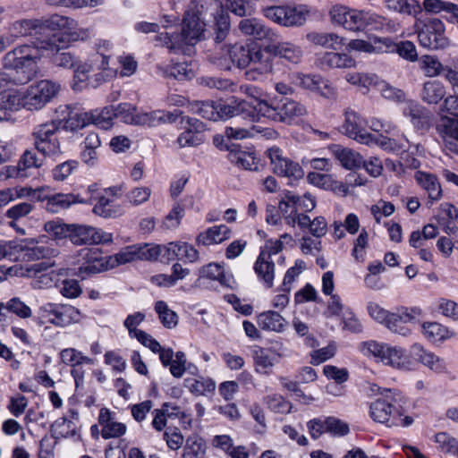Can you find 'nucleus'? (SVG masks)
Wrapping results in <instances>:
<instances>
[{"instance_id": "38", "label": "nucleus", "mask_w": 458, "mask_h": 458, "mask_svg": "<svg viewBox=\"0 0 458 458\" xmlns=\"http://www.w3.org/2000/svg\"><path fill=\"white\" fill-rule=\"evenodd\" d=\"M286 226L295 227L298 225L301 229H327V224L324 216H317L314 219L306 214L288 215L284 217Z\"/></svg>"}, {"instance_id": "51", "label": "nucleus", "mask_w": 458, "mask_h": 458, "mask_svg": "<svg viewBox=\"0 0 458 458\" xmlns=\"http://www.w3.org/2000/svg\"><path fill=\"white\" fill-rule=\"evenodd\" d=\"M74 21L59 14H54L46 20H40V36L44 37L45 30H56L64 28H72Z\"/></svg>"}, {"instance_id": "29", "label": "nucleus", "mask_w": 458, "mask_h": 458, "mask_svg": "<svg viewBox=\"0 0 458 458\" xmlns=\"http://www.w3.org/2000/svg\"><path fill=\"white\" fill-rule=\"evenodd\" d=\"M283 355L284 354L277 352L274 348L266 349L258 347L253 352L256 371L260 374H268Z\"/></svg>"}, {"instance_id": "30", "label": "nucleus", "mask_w": 458, "mask_h": 458, "mask_svg": "<svg viewBox=\"0 0 458 458\" xmlns=\"http://www.w3.org/2000/svg\"><path fill=\"white\" fill-rule=\"evenodd\" d=\"M438 131L446 150L458 156V119L445 118L438 125Z\"/></svg>"}, {"instance_id": "26", "label": "nucleus", "mask_w": 458, "mask_h": 458, "mask_svg": "<svg viewBox=\"0 0 458 458\" xmlns=\"http://www.w3.org/2000/svg\"><path fill=\"white\" fill-rule=\"evenodd\" d=\"M98 423L102 427L101 436L105 439L116 438L125 434L126 426L115 420L114 414L107 408H101Z\"/></svg>"}, {"instance_id": "5", "label": "nucleus", "mask_w": 458, "mask_h": 458, "mask_svg": "<svg viewBox=\"0 0 458 458\" xmlns=\"http://www.w3.org/2000/svg\"><path fill=\"white\" fill-rule=\"evenodd\" d=\"M403 403V397L398 393L393 395L386 394L370 404V416L374 421L386 424L388 427H409L412 424L413 419L410 416L402 418L404 413Z\"/></svg>"}, {"instance_id": "31", "label": "nucleus", "mask_w": 458, "mask_h": 458, "mask_svg": "<svg viewBox=\"0 0 458 458\" xmlns=\"http://www.w3.org/2000/svg\"><path fill=\"white\" fill-rule=\"evenodd\" d=\"M329 150L345 169L359 168L363 163L362 156L352 148L334 144L329 147Z\"/></svg>"}, {"instance_id": "39", "label": "nucleus", "mask_w": 458, "mask_h": 458, "mask_svg": "<svg viewBox=\"0 0 458 458\" xmlns=\"http://www.w3.org/2000/svg\"><path fill=\"white\" fill-rule=\"evenodd\" d=\"M151 250H154V249L148 248V245L143 246V248L131 245L119 251L114 258L118 264H125L141 259H153L154 254Z\"/></svg>"}, {"instance_id": "23", "label": "nucleus", "mask_w": 458, "mask_h": 458, "mask_svg": "<svg viewBox=\"0 0 458 458\" xmlns=\"http://www.w3.org/2000/svg\"><path fill=\"white\" fill-rule=\"evenodd\" d=\"M31 194H38L37 198L45 201V208L51 213H58L70 208L76 203H86V199L73 193H55L52 195L40 197V193L33 191Z\"/></svg>"}, {"instance_id": "36", "label": "nucleus", "mask_w": 458, "mask_h": 458, "mask_svg": "<svg viewBox=\"0 0 458 458\" xmlns=\"http://www.w3.org/2000/svg\"><path fill=\"white\" fill-rule=\"evenodd\" d=\"M108 60L109 56L104 53H100L98 47V52L90 57V64H84L77 67L74 71V77L81 81L88 80L89 78V73L94 71V69L99 71L106 70L108 68Z\"/></svg>"}, {"instance_id": "49", "label": "nucleus", "mask_w": 458, "mask_h": 458, "mask_svg": "<svg viewBox=\"0 0 458 458\" xmlns=\"http://www.w3.org/2000/svg\"><path fill=\"white\" fill-rule=\"evenodd\" d=\"M184 386L195 395H204L215 390V382L210 378L200 377L199 379L188 377L184 379Z\"/></svg>"}, {"instance_id": "20", "label": "nucleus", "mask_w": 458, "mask_h": 458, "mask_svg": "<svg viewBox=\"0 0 458 458\" xmlns=\"http://www.w3.org/2000/svg\"><path fill=\"white\" fill-rule=\"evenodd\" d=\"M293 83L305 89L317 92L326 98H333L335 95L334 88L318 74H303L297 72L293 74Z\"/></svg>"}, {"instance_id": "41", "label": "nucleus", "mask_w": 458, "mask_h": 458, "mask_svg": "<svg viewBox=\"0 0 458 458\" xmlns=\"http://www.w3.org/2000/svg\"><path fill=\"white\" fill-rule=\"evenodd\" d=\"M86 119L88 124H94L98 128L108 130L113 126L114 106L86 112Z\"/></svg>"}, {"instance_id": "63", "label": "nucleus", "mask_w": 458, "mask_h": 458, "mask_svg": "<svg viewBox=\"0 0 458 458\" xmlns=\"http://www.w3.org/2000/svg\"><path fill=\"white\" fill-rule=\"evenodd\" d=\"M268 408L277 413H289L291 411V403L284 400L280 394H272L265 398Z\"/></svg>"}, {"instance_id": "55", "label": "nucleus", "mask_w": 458, "mask_h": 458, "mask_svg": "<svg viewBox=\"0 0 458 458\" xmlns=\"http://www.w3.org/2000/svg\"><path fill=\"white\" fill-rule=\"evenodd\" d=\"M137 108L131 103H121L114 106V119H120L123 123L135 124L138 117Z\"/></svg>"}, {"instance_id": "58", "label": "nucleus", "mask_w": 458, "mask_h": 458, "mask_svg": "<svg viewBox=\"0 0 458 458\" xmlns=\"http://www.w3.org/2000/svg\"><path fill=\"white\" fill-rule=\"evenodd\" d=\"M228 232L229 231H203L198 235L196 241L198 245L203 246L218 244L228 238Z\"/></svg>"}, {"instance_id": "8", "label": "nucleus", "mask_w": 458, "mask_h": 458, "mask_svg": "<svg viewBox=\"0 0 458 458\" xmlns=\"http://www.w3.org/2000/svg\"><path fill=\"white\" fill-rule=\"evenodd\" d=\"M87 191L90 194L86 203H92L97 200L94 205L93 213L104 218H115L123 215V208L116 203L117 199L121 196V188L117 186L105 188L100 190L97 183L90 184Z\"/></svg>"}, {"instance_id": "53", "label": "nucleus", "mask_w": 458, "mask_h": 458, "mask_svg": "<svg viewBox=\"0 0 458 458\" xmlns=\"http://www.w3.org/2000/svg\"><path fill=\"white\" fill-rule=\"evenodd\" d=\"M44 158H39L34 150H26L18 163L17 176L26 177L28 168H39L43 165Z\"/></svg>"}, {"instance_id": "22", "label": "nucleus", "mask_w": 458, "mask_h": 458, "mask_svg": "<svg viewBox=\"0 0 458 458\" xmlns=\"http://www.w3.org/2000/svg\"><path fill=\"white\" fill-rule=\"evenodd\" d=\"M265 47L257 50L250 67L245 71L244 77L250 81H263L273 70V61L266 55Z\"/></svg>"}, {"instance_id": "18", "label": "nucleus", "mask_w": 458, "mask_h": 458, "mask_svg": "<svg viewBox=\"0 0 458 458\" xmlns=\"http://www.w3.org/2000/svg\"><path fill=\"white\" fill-rule=\"evenodd\" d=\"M242 34L251 36L257 40L275 41L280 38L279 34L273 29L267 27L262 21L257 18L242 19L238 24Z\"/></svg>"}, {"instance_id": "11", "label": "nucleus", "mask_w": 458, "mask_h": 458, "mask_svg": "<svg viewBox=\"0 0 458 458\" xmlns=\"http://www.w3.org/2000/svg\"><path fill=\"white\" fill-rule=\"evenodd\" d=\"M418 39L421 47L432 50L443 49L449 45L445 34V24L438 18L419 21L416 23Z\"/></svg>"}, {"instance_id": "12", "label": "nucleus", "mask_w": 458, "mask_h": 458, "mask_svg": "<svg viewBox=\"0 0 458 458\" xmlns=\"http://www.w3.org/2000/svg\"><path fill=\"white\" fill-rule=\"evenodd\" d=\"M422 313L423 311L420 307L398 306L393 311H390L385 327L392 333L408 336L411 330L406 324L420 322Z\"/></svg>"}, {"instance_id": "57", "label": "nucleus", "mask_w": 458, "mask_h": 458, "mask_svg": "<svg viewBox=\"0 0 458 458\" xmlns=\"http://www.w3.org/2000/svg\"><path fill=\"white\" fill-rule=\"evenodd\" d=\"M165 75L182 81L191 79L193 76V72L186 62H178L168 65L165 70Z\"/></svg>"}, {"instance_id": "50", "label": "nucleus", "mask_w": 458, "mask_h": 458, "mask_svg": "<svg viewBox=\"0 0 458 458\" xmlns=\"http://www.w3.org/2000/svg\"><path fill=\"white\" fill-rule=\"evenodd\" d=\"M205 441L198 435L187 437L182 453V458H203Z\"/></svg>"}, {"instance_id": "47", "label": "nucleus", "mask_w": 458, "mask_h": 458, "mask_svg": "<svg viewBox=\"0 0 458 458\" xmlns=\"http://www.w3.org/2000/svg\"><path fill=\"white\" fill-rule=\"evenodd\" d=\"M445 95L444 85L437 81H427L424 83L421 98L428 104H437Z\"/></svg>"}, {"instance_id": "33", "label": "nucleus", "mask_w": 458, "mask_h": 458, "mask_svg": "<svg viewBox=\"0 0 458 458\" xmlns=\"http://www.w3.org/2000/svg\"><path fill=\"white\" fill-rule=\"evenodd\" d=\"M254 271L267 288L273 286L275 263L269 259V254L265 250H261L259 253L254 264Z\"/></svg>"}, {"instance_id": "14", "label": "nucleus", "mask_w": 458, "mask_h": 458, "mask_svg": "<svg viewBox=\"0 0 458 458\" xmlns=\"http://www.w3.org/2000/svg\"><path fill=\"white\" fill-rule=\"evenodd\" d=\"M272 170L275 174L293 180L301 179L304 175L301 166L283 156V151L277 147L267 150Z\"/></svg>"}, {"instance_id": "2", "label": "nucleus", "mask_w": 458, "mask_h": 458, "mask_svg": "<svg viewBox=\"0 0 458 458\" xmlns=\"http://www.w3.org/2000/svg\"><path fill=\"white\" fill-rule=\"evenodd\" d=\"M55 239L42 235L38 239H30L24 245H20L21 251L28 259H46L55 256L54 248L56 239L65 238L74 245L105 244L112 242V234L106 231H54Z\"/></svg>"}, {"instance_id": "9", "label": "nucleus", "mask_w": 458, "mask_h": 458, "mask_svg": "<svg viewBox=\"0 0 458 458\" xmlns=\"http://www.w3.org/2000/svg\"><path fill=\"white\" fill-rule=\"evenodd\" d=\"M58 124L52 120L36 125L33 128L31 137L35 149L42 154L44 157H50L53 160L59 158L63 153L60 141L56 137Z\"/></svg>"}, {"instance_id": "42", "label": "nucleus", "mask_w": 458, "mask_h": 458, "mask_svg": "<svg viewBox=\"0 0 458 458\" xmlns=\"http://www.w3.org/2000/svg\"><path fill=\"white\" fill-rule=\"evenodd\" d=\"M11 33L14 37H26L34 36L36 40L38 38H43L40 36V20L30 19V20H20L13 22L10 28ZM46 36H44L45 38Z\"/></svg>"}, {"instance_id": "61", "label": "nucleus", "mask_w": 458, "mask_h": 458, "mask_svg": "<svg viewBox=\"0 0 458 458\" xmlns=\"http://www.w3.org/2000/svg\"><path fill=\"white\" fill-rule=\"evenodd\" d=\"M60 357L62 361L69 366L75 367L82 363H90V358L83 356L81 352L73 348H67L61 352Z\"/></svg>"}, {"instance_id": "64", "label": "nucleus", "mask_w": 458, "mask_h": 458, "mask_svg": "<svg viewBox=\"0 0 458 458\" xmlns=\"http://www.w3.org/2000/svg\"><path fill=\"white\" fill-rule=\"evenodd\" d=\"M73 426L74 424L72 420L63 417L55 420L51 427L52 430L58 435L56 437H70L76 435Z\"/></svg>"}, {"instance_id": "19", "label": "nucleus", "mask_w": 458, "mask_h": 458, "mask_svg": "<svg viewBox=\"0 0 458 458\" xmlns=\"http://www.w3.org/2000/svg\"><path fill=\"white\" fill-rule=\"evenodd\" d=\"M43 313L47 312L53 318L50 323L58 327H66L72 323H77L81 319V312L78 309L68 304H47L41 308Z\"/></svg>"}, {"instance_id": "24", "label": "nucleus", "mask_w": 458, "mask_h": 458, "mask_svg": "<svg viewBox=\"0 0 458 458\" xmlns=\"http://www.w3.org/2000/svg\"><path fill=\"white\" fill-rule=\"evenodd\" d=\"M403 114L410 120L416 131H428L431 125V112L417 102H407L403 109Z\"/></svg>"}, {"instance_id": "40", "label": "nucleus", "mask_w": 458, "mask_h": 458, "mask_svg": "<svg viewBox=\"0 0 458 458\" xmlns=\"http://www.w3.org/2000/svg\"><path fill=\"white\" fill-rule=\"evenodd\" d=\"M307 39L318 46L333 50H340L344 45V38L336 33L327 32H310L307 34Z\"/></svg>"}, {"instance_id": "15", "label": "nucleus", "mask_w": 458, "mask_h": 458, "mask_svg": "<svg viewBox=\"0 0 458 458\" xmlns=\"http://www.w3.org/2000/svg\"><path fill=\"white\" fill-rule=\"evenodd\" d=\"M364 350L368 353L380 359L386 364L394 368L402 369L404 367L405 355L402 348L392 347L376 341H369L363 344Z\"/></svg>"}, {"instance_id": "37", "label": "nucleus", "mask_w": 458, "mask_h": 458, "mask_svg": "<svg viewBox=\"0 0 458 458\" xmlns=\"http://www.w3.org/2000/svg\"><path fill=\"white\" fill-rule=\"evenodd\" d=\"M310 11L306 5L283 4L282 17L284 27L301 26L307 20Z\"/></svg>"}, {"instance_id": "6", "label": "nucleus", "mask_w": 458, "mask_h": 458, "mask_svg": "<svg viewBox=\"0 0 458 458\" xmlns=\"http://www.w3.org/2000/svg\"><path fill=\"white\" fill-rule=\"evenodd\" d=\"M72 39V36L64 32L47 34L45 38L37 39V47L40 49L42 55L45 51L52 55V62L55 65L72 69L79 63V57L76 55L66 51Z\"/></svg>"}, {"instance_id": "48", "label": "nucleus", "mask_w": 458, "mask_h": 458, "mask_svg": "<svg viewBox=\"0 0 458 458\" xmlns=\"http://www.w3.org/2000/svg\"><path fill=\"white\" fill-rule=\"evenodd\" d=\"M225 148L229 151L228 158L232 163L247 170H251L254 165V157L252 154L241 150L236 145H225Z\"/></svg>"}, {"instance_id": "32", "label": "nucleus", "mask_w": 458, "mask_h": 458, "mask_svg": "<svg viewBox=\"0 0 458 458\" xmlns=\"http://www.w3.org/2000/svg\"><path fill=\"white\" fill-rule=\"evenodd\" d=\"M355 60L347 54L326 52L318 58L321 69H343L355 66Z\"/></svg>"}, {"instance_id": "44", "label": "nucleus", "mask_w": 458, "mask_h": 458, "mask_svg": "<svg viewBox=\"0 0 458 458\" xmlns=\"http://www.w3.org/2000/svg\"><path fill=\"white\" fill-rule=\"evenodd\" d=\"M55 266L54 262H50L48 260L42 261L37 264L32 265L29 268H22L21 267L16 265L12 267L7 268L6 274L8 275H25L33 273L34 275L41 274L42 277H46V285L49 284L52 282V277L47 272L49 268Z\"/></svg>"}, {"instance_id": "43", "label": "nucleus", "mask_w": 458, "mask_h": 458, "mask_svg": "<svg viewBox=\"0 0 458 458\" xmlns=\"http://www.w3.org/2000/svg\"><path fill=\"white\" fill-rule=\"evenodd\" d=\"M0 107L8 111H18L25 108V91L8 89L0 92Z\"/></svg>"}, {"instance_id": "54", "label": "nucleus", "mask_w": 458, "mask_h": 458, "mask_svg": "<svg viewBox=\"0 0 458 458\" xmlns=\"http://www.w3.org/2000/svg\"><path fill=\"white\" fill-rule=\"evenodd\" d=\"M346 81L352 84L369 89L370 87H378L380 81L375 73L352 72L347 73Z\"/></svg>"}, {"instance_id": "1", "label": "nucleus", "mask_w": 458, "mask_h": 458, "mask_svg": "<svg viewBox=\"0 0 458 458\" xmlns=\"http://www.w3.org/2000/svg\"><path fill=\"white\" fill-rule=\"evenodd\" d=\"M208 14L214 18L216 43L223 42L229 33L230 21L216 0H191L182 22L181 34L160 33L157 40L172 53L183 52L185 45L194 46L204 38Z\"/></svg>"}, {"instance_id": "56", "label": "nucleus", "mask_w": 458, "mask_h": 458, "mask_svg": "<svg viewBox=\"0 0 458 458\" xmlns=\"http://www.w3.org/2000/svg\"><path fill=\"white\" fill-rule=\"evenodd\" d=\"M155 310L158 314V318L166 328H173L178 323L177 314L170 310L164 301H158L155 304Z\"/></svg>"}, {"instance_id": "10", "label": "nucleus", "mask_w": 458, "mask_h": 458, "mask_svg": "<svg viewBox=\"0 0 458 458\" xmlns=\"http://www.w3.org/2000/svg\"><path fill=\"white\" fill-rule=\"evenodd\" d=\"M60 83L51 80H41L30 84L25 90V109L37 111L57 97Z\"/></svg>"}, {"instance_id": "27", "label": "nucleus", "mask_w": 458, "mask_h": 458, "mask_svg": "<svg viewBox=\"0 0 458 458\" xmlns=\"http://www.w3.org/2000/svg\"><path fill=\"white\" fill-rule=\"evenodd\" d=\"M259 47V46L253 43L245 45L235 44L228 48L227 53L233 64L240 69H246L250 65Z\"/></svg>"}, {"instance_id": "25", "label": "nucleus", "mask_w": 458, "mask_h": 458, "mask_svg": "<svg viewBox=\"0 0 458 458\" xmlns=\"http://www.w3.org/2000/svg\"><path fill=\"white\" fill-rule=\"evenodd\" d=\"M265 50L267 54L278 56L294 64H299L302 57V50L300 47L291 42H281L279 38L270 41L265 47Z\"/></svg>"}, {"instance_id": "34", "label": "nucleus", "mask_w": 458, "mask_h": 458, "mask_svg": "<svg viewBox=\"0 0 458 458\" xmlns=\"http://www.w3.org/2000/svg\"><path fill=\"white\" fill-rule=\"evenodd\" d=\"M365 30H377L394 33L398 30L399 24L393 20H388L370 10H365Z\"/></svg>"}, {"instance_id": "21", "label": "nucleus", "mask_w": 458, "mask_h": 458, "mask_svg": "<svg viewBox=\"0 0 458 458\" xmlns=\"http://www.w3.org/2000/svg\"><path fill=\"white\" fill-rule=\"evenodd\" d=\"M345 121L343 125L344 133L356 141L369 145L373 141V135L368 132L364 128V122L359 114L352 111L347 110L344 114Z\"/></svg>"}, {"instance_id": "17", "label": "nucleus", "mask_w": 458, "mask_h": 458, "mask_svg": "<svg viewBox=\"0 0 458 458\" xmlns=\"http://www.w3.org/2000/svg\"><path fill=\"white\" fill-rule=\"evenodd\" d=\"M56 118L53 119L58 124V130L65 131H76L89 125L86 119V112L79 113L71 106L64 105L56 108Z\"/></svg>"}, {"instance_id": "7", "label": "nucleus", "mask_w": 458, "mask_h": 458, "mask_svg": "<svg viewBox=\"0 0 458 458\" xmlns=\"http://www.w3.org/2000/svg\"><path fill=\"white\" fill-rule=\"evenodd\" d=\"M307 114L304 105L293 99L284 98L270 105L266 100H257L258 122L261 117L276 122L292 124Z\"/></svg>"}, {"instance_id": "35", "label": "nucleus", "mask_w": 458, "mask_h": 458, "mask_svg": "<svg viewBox=\"0 0 458 458\" xmlns=\"http://www.w3.org/2000/svg\"><path fill=\"white\" fill-rule=\"evenodd\" d=\"M417 183L427 192L432 201L442 197V189L437 176L433 174L417 171L414 174Z\"/></svg>"}, {"instance_id": "3", "label": "nucleus", "mask_w": 458, "mask_h": 458, "mask_svg": "<svg viewBox=\"0 0 458 458\" xmlns=\"http://www.w3.org/2000/svg\"><path fill=\"white\" fill-rule=\"evenodd\" d=\"M257 102V100L255 101ZM188 110L210 121L226 120L241 116L250 122H258L257 103L245 100L225 101H194L188 104Z\"/></svg>"}, {"instance_id": "46", "label": "nucleus", "mask_w": 458, "mask_h": 458, "mask_svg": "<svg viewBox=\"0 0 458 458\" xmlns=\"http://www.w3.org/2000/svg\"><path fill=\"white\" fill-rule=\"evenodd\" d=\"M423 334L432 342L445 341L454 336V333L437 322H426L422 324Z\"/></svg>"}, {"instance_id": "16", "label": "nucleus", "mask_w": 458, "mask_h": 458, "mask_svg": "<svg viewBox=\"0 0 458 458\" xmlns=\"http://www.w3.org/2000/svg\"><path fill=\"white\" fill-rule=\"evenodd\" d=\"M79 256L80 266L74 268L73 274L81 279L108 268L107 261L105 260L98 250L84 249L80 251Z\"/></svg>"}, {"instance_id": "28", "label": "nucleus", "mask_w": 458, "mask_h": 458, "mask_svg": "<svg viewBox=\"0 0 458 458\" xmlns=\"http://www.w3.org/2000/svg\"><path fill=\"white\" fill-rule=\"evenodd\" d=\"M411 353L415 360L428 367L436 373L446 372V364L445 360L436 355L434 352L427 351L422 345L415 344L411 346Z\"/></svg>"}, {"instance_id": "45", "label": "nucleus", "mask_w": 458, "mask_h": 458, "mask_svg": "<svg viewBox=\"0 0 458 458\" xmlns=\"http://www.w3.org/2000/svg\"><path fill=\"white\" fill-rule=\"evenodd\" d=\"M258 325L264 330L283 331L284 327V318L276 311L268 310L260 313L258 316Z\"/></svg>"}, {"instance_id": "59", "label": "nucleus", "mask_w": 458, "mask_h": 458, "mask_svg": "<svg viewBox=\"0 0 458 458\" xmlns=\"http://www.w3.org/2000/svg\"><path fill=\"white\" fill-rule=\"evenodd\" d=\"M420 68L425 75L428 77H435L445 72L443 64L439 60L432 55H423L420 59Z\"/></svg>"}, {"instance_id": "13", "label": "nucleus", "mask_w": 458, "mask_h": 458, "mask_svg": "<svg viewBox=\"0 0 458 458\" xmlns=\"http://www.w3.org/2000/svg\"><path fill=\"white\" fill-rule=\"evenodd\" d=\"M333 23L353 32H363L365 10L351 9L345 5L335 4L329 11Z\"/></svg>"}, {"instance_id": "60", "label": "nucleus", "mask_w": 458, "mask_h": 458, "mask_svg": "<svg viewBox=\"0 0 458 458\" xmlns=\"http://www.w3.org/2000/svg\"><path fill=\"white\" fill-rule=\"evenodd\" d=\"M435 442L442 452L452 453L458 456V441L446 432H439L436 434Z\"/></svg>"}, {"instance_id": "52", "label": "nucleus", "mask_w": 458, "mask_h": 458, "mask_svg": "<svg viewBox=\"0 0 458 458\" xmlns=\"http://www.w3.org/2000/svg\"><path fill=\"white\" fill-rule=\"evenodd\" d=\"M199 276L217 280L221 284L229 286L230 277L224 273V268L217 263H209L199 268Z\"/></svg>"}, {"instance_id": "4", "label": "nucleus", "mask_w": 458, "mask_h": 458, "mask_svg": "<svg viewBox=\"0 0 458 458\" xmlns=\"http://www.w3.org/2000/svg\"><path fill=\"white\" fill-rule=\"evenodd\" d=\"M41 55L37 41L33 45H21L5 54L4 67L11 70L13 83L26 84L37 75L38 68L36 60Z\"/></svg>"}, {"instance_id": "62", "label": "nucleus", "mask_w": 458, "mask_h": 458, "mask_svg": "<svg viewBox=\"0 0 458 458\" xmlns=\"http://www.w3.org/2000/svg\"><path fill=\"white\" fill-rule=\"evenodd\" d=\"M165 112L161 110H156L148 113H139L136 120V125L155 127L165 123Z\"/></svg>"}]
</instances>
